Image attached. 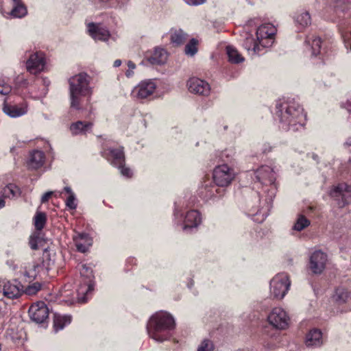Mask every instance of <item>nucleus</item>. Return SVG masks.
<instances>
[{
    "mask_svg": "<svg viewBox=\"0 0 351 351\" xmlns=\"http://www.w3.org/2000/svg\"><path fill=\"white\" fill-rule=\"evenodd\" d=\"M276 28L271 23H265L260 25L256 30V37L263 48H269L272 46Z\"/></svg>",
    "mask_w": 351,
    "mask_h": 351,
    "instance_id": "obj_13",
    "label": "nucleus"
},
{
    "mask_svg": "<svg viewBox=\"0 0 351 351\" xmlns=\"http://www.w3.org/2000/svg\"><path fill=\"white\" fill-rule=\"evenodd\" d=\"M40 239L38 236H31L29 241V244L32 250H36L38 249V242Z\"/></svg>",
    "mask_w": 351,
    "mask_h": 351,
    "instance_id": "obj_48",
    "label": "nucleus"
},
{
    "mask_svg": "<svg viewBox=\"0 0 351 351\" xmlns=\"http://www.w3.org/2000/svg\"><path fill=\"white\" fill-rule=\"evenodd\" d=\"M53 194V192L52 191H47L46 193H45L43 196L41 197V203H45L47 202H48L49 199L51 197V196Z\"/></svg>",
    "mask_w": 351,
    "mask_h": 351,
    "instance_id": "obj_53",
    "label": "nucleus"
},
{
    "mask_svg": "<svg viewBox=\"0 0 351 351\" xmlns=\"http://www.w3.org/2000/svg\"><path fill=\"white\" fill-rule=\"evenodd\" d=\"M290 285L288 274L279 273L270 280V293L275 298L282 299L288 292Z\"/></svg>",
    "mask_w": 351,
    "mask_h": 351,
    "instance_id": "obj_9",
    "label": "nucleus"
},
{
    "mask_svg": "<svg viewBox=\"0 0 351 351\" xmlns=\"http://www.w3.org/2000/svg\"><path fill=\"white\" fill-rule=\"evenodd\" d=\"M28 313L33 322L44 324L49 318V310L44 302L39 301L29 307Z\"/></svg>",
    "mask_w": 351,
    "mask_h": 351,
    "instance_id": "obj_16",
    "label": "nucleus"
},
{
    "mask_svg": "<svg viewBox=\"0 0 351 351\" xmlns=\"http://www.w3.org/2000/svg\"><path fill=\"white\" fill-rule=\"evenodd\" d=\"M156 89V84L153 80H143L133 88L132 95L136 100L142 102L143 100L150 98Z\"/></svg>",
    "mask_w": 351,
    "mask_h": 351,
    "instance_id": "obj_14",
    "label": "nucleus"
},
{
    "mask_svg": "<svg viewBox=\"0 0 351 351\" xmlns=\"http://www.w3.org/2000/svg\"><path fill=\"white\" fill-rule=\"evenodd\" d=\"M169 34L171 43L176 46L183 45L187 39V34L181 29H171Z\"/></svg>",
    "mask_w": 351,
    "mask_h": 351,
    "instance_id": "obj_33",
    "label": "nucleus"
},
{
    "mask_svg": "<svg viewBox=\"0 0 351 351\" xmlns=\"http://www.w3.org/2000/svg\"><path fill=\"white\" fill-rule=\"evenodd\" d=\"M243 47L247 51L252 57L261 56L265 53V49L259 44L258 39H255L252 35L247 36L243 42Z\"/></svg>",
    "mask_w": 351,
    "mask_h": 351,
    "instance_id": "obj_23",
    "label": "nucleus"
},
{
    "mask_svg": "<svg viewBox=\"0 0 351 351\" xmlns=\"http://www.w3.org/2000/svg\"><path fill=\"white\" fill-rule=\"evenodd\" d=\"M234 177V169L228 167L227 164L218 165L213 170V181L221 189L230 185Z\"/></svg>",
    "mask_w": 351,
    "mask_h": 351,
    "instance_id": "obj_10",
    "label": "nucleus"
},
{
    "mask_svg": "<svg viewBox=\"0 0 351 351\" xmlns=\"http://www.w3.org/2000/svg\"><path fill=\"white\" fill-rule=\"evenodd\" d=\"M350 295L343 287H337L332 295L333 300L339 305L348 302Z\"/></svg>",
    "mask_w": 351,
    "mask_h": 351,
    "instance_id": "obj_36",
    "label": "nucleus"
},
{
    "mask_svg": "<svg viewBox=\"0 0 351 351\" xmlns=\"http://www.w3.org/2000/svg\"><path fill=\"white\" fill-rule=\"evenodd\" d=\"M19 86L22 88H27L29 85V82L27 79L22 78L17 82Z\"/></svg>",
    "mask_w": 351,
    "mask_h": 351,
    "instance_id": "obj_55",
    "label": "nucleus"
},
{
    "mask_svg": "<svg viewBox=\"0 0 351 351\" xmlns=\"http://www.w3.org/2000/svg\"><path fill=\"white\" fill-rule=\"evenodd\" d=\"M63 191L68 194L65 199V205L70 210H75L77 207V199L70 186H64Z\"/></svg>",
    "mask_w": 351,
    "mask_h": 351,
    "instance_id": "obj_37",
    "label": "nucleus"
},
{
    "mask_svg": "<svg viewBox=\"0 0 351 351\" xmlns=\"http://www.w3.org/2000/svg\"><path fill=\"white\" fill-rule=\"evenodd\" d=\"M40 259L43 263V267L48 270L51 269V267L53 265L54 261L51 258L50 252L47 248L43 250Z\"/></svg>",
    "mask_w": 351,
    "mask_h": 351,
    "instance_id": "obj_41",
    "label": "nucleus"
},
{
    "mask_svg": "<svg viewBox=\"0 0 351 351\" xmlns=\"http://www.w3.org/2000/svg\"><path fill=\"white\" fill-rule=\"evenodd\" d=\"M305 344L308 348H317L323 344V334L320 329L312 328L306 335Z\"/></svg>",
    "mask_w": 351,
    "mask_h": 351,
    "instance_id": "obj_26",
    "label": "nucleus"
},
{
    "mask_svg": "<svg viewBox=\"0 0 351 351\" xmlns=\"http://www.w3.org/2000/svg\"><path fill=\"white\" fill-rule=\"evenodd\" d=\"M312 158H313V160H317V159H318V156H317V155H316V154H312Z\"/></svg>",
    "mask_w": 351,
    "mask_h": 351,
    "instance_id": "obj_60",
    "label": "nucleus"
},
{
    "mask_svg": "<svg viewBox=\"0 0 351 351\" xmlns=\"http://www.w3.org/2000/svg\"><path fill=\"white\" fill-rule=\"evenodd\" d=\"M48 271V269L43 267L42 261L40 258H39L38 261L34 263L32 269L25 271L24 276L29 278H32L35 279L37 275L39 274L40 273L47 272Z\"/></svg>",
    "mask_w": 351,
    "mask_h": 351,
    "instance_id": "obj_34",
    "label": "nucleus"
},
{
    "mask_svg": "<svg viewBox=\"0 0 351 351\" xmlns=\"http://www.w3.org/2000/svg\"><path fill=\"white\" fill-rule=\"evenodd\" d=\"M87 29L94 40L106 41L110 36L109 30L100 23H89L87 25Z\"/></svg>",
    "mask_w": 351,
    "mask_h": 351,
    "instance_id": "obj_22",
    "label": "nucleus"
},
{
    "mask_svg": "<svg viewBox=\"0 0 351 351\" xmlns=\"http://www.w3.org/2000/svg\"><path fill=\"white\" fill-rule=\"evenodd\" d=\"M127 64H128V69L125 71V75L127 77H131L134 75V70L136 69V65L131 60L128 61Z\"/></svg>",
    "mask_w": 351,
    "mask_h": 351,
    "instance_id": "obj_49",
    "label": "nucleus"
},
{
    "mask_svg": "<svg viewBox=\"0 0 351 351\" xmlns=\"http://www.w3.org/2000/svg\"><path fill=\"white\" fill-rule=\"evenodd\" d=\"M12 9L9 12H3L1 9L0 12L5 16L8 18H22L25 16L27 13V8L25 5L22 3L21 0H12Z\"/></svg>",
    "mask_w": 351,
    "mask_h": 351,
    "instance_id": "obj_27",
    "label": "nucleus"
},
{
    "mask_svg": "<svg viewBox=\"0 0 351 351\" xmlns=\"http://www.w3.org/2000/svg\"><path fill=\"white\" fill-rule=\"evenodd\" d=\"M118 169L123 176L126 178H131L132 176V171L130 168L125 167L124 165Z\"/></svg>",
    "mask_w": 351,
    "mask_h": 351,
    "instance_id": "obj_50",
    "label": "nucleus"
},
{
    "mask_svg": "<svg viewBox=\"0 0 351 351\" xmlns=\"http://www.w3.org/2000/svg\"><path fill=\"white\" fill-rule=\"evenodd\" d=\"M348 165L351 167V159H349L348 160Z\"/></svg>",
    "mask_w": 351,
    "mask_h": 351,
    "instance_id": "obj_64",
    "label": "nucleus"
},
{
    "mask_svg": "<svg viewBox=\"0 0 351 351\" xmlns=\"http://www.w3.org/2000/svg\"><path fill=\"white\" fill-rule=\"evenodd\" d=\"M206 0H185L186 3L189 5L197 6L202 5L206 2Z\"/></svg>",
    "mask_w": 351,
    "mask_h": 351,
    "instance_id": "obj_51",
    "label": "nucleus"
},
{
    "mask_svg": "<svg viewBox=\"0 0 351 351\" xmlns=\"http://www.w3.org/2000/svg\"><path fill=\"white\" fill-rule=\"evenodd\" d=\"M121 62H121V60L117 59V60H116L114 62V64H113V66H114V67H119V66H121Z\"/></svg>",
    "mask_w": 351,
    "mask_h": 351,
    "instance_id": "obj_58",
    "label": "nucleus"
},
{
    "mask_svg": "<svg viewBox=\"0 0 351 351\" xmlns=\"http://www.w3.org/2000/svg\"><path fill=\"white\" fill-rule=\"evenodd\" d=\"M11 86L5 82L4 78L0 77V94L6 95L11 92Z\"/></svg>",
    "mask_w": 351,
    "mask_h": 351,
    "instance_id": "obj_46",
    "label": "nucleus"
},
{
    "mask_svg": "<svg viewBox=\"0 0 351 351\" xmlns=\"http://www.w3.org/2000/svg\"><path fill=\"white\" fill-rule=\"evenodd\" d=\"M3 280H1L0 279V287H1V286H3Z\"/></svg>",
    "mask_w": 351,
    "mask_h": 351,
    "instance_id": "obj_63",
    "label": "nucleus"
},
{
    "mask_svg": "<svg viewBox=\"0 0 351 351\" xmlns=\"http://www.w3.org/2000/svg\"><path fill=\"white\" fill-rule=\"evenodd\" d=\"M21 195V189L13 183L7 184L1 191V196L3 199H16Z\"/></svg>",
    "mask_w": 351,
    "mask_h": 351,
    "instance_id": "obj_32",
    "label": "nucleus"
},
{
    "mask_svg": "<svg viewBox=\"0 0 351 351\" xmlns=\"http://www.w3.org/2000/svg\"><path fill=\"white\" fill-rule=\"evenodd\" d=\"M233 155H234V152L232 150L225 149L220 153V156H219L220 160L222 162H225V164H226V162L231 161V160L233 157Z\"/></svg>",
    "mask_w": 351,
    "mask_h": 351,
    "instance_id": "obj_45",
    "label": "nucleus"
},
{
    "mask_svg": "<svg viewBox=\"0 0 351 351\" xmlns=\"http://www.w3.org/2000/svg\"><path fill=\"white\" fill-rule=\"evenodd\" d=\"M91 77L86 73L82 72L69 78V92L71 99V108L77 110H88V117L94 114L93 108L90 106H84V99L86 98L87 104H89L93 93L92 88L90 86Z\"/></svg>",
    "mask_w": 351,
    "mask_h": 351,
    "instance_id": "obj_3",
    "label": "nucleus"
},
{
    "mask_svg": "<svg viewBox=\"0 0 351 351\" xmlns=\"http://www.w3.org/2000/svg\"><path fill=\"white\" fill-rule=\"evenodd\" d=\"M41 287L42 285L38 282H36L28 285L25 289H23V293L29 295H33L36 294L41 289Z\"/></svg>",
    "mask_w": 351,
    "mask_h": 351,
    "instance_id": "obj_42",
    "label": "nucleus"
},
{
    "mask_svg": "<svg viewBox=\"0 0 351 351\" xmlns=\"http://www.w3.org/2000/svg\"><path fill=\"white\" fill-rule=\"evenodd\" d=\"M80 281L77 289L80 302H86L93 295L95 287V276L92 268L86 264L80 266Z\"/></svg>",
    "mask_w": 351,
    "mask_h": 351,
    "instance_id": "obj_6",
    "label": "nucleus"
},
{
    "mask_svg": "<svg viewBox=\"0 0 351 351\" xmlns=\"http://www.w3.org/2000/svg\"><path fill=\"white\" fill-rule=\"evenodd\" d=\"M167 60V52L162 48H156L150 56H147V60L153 65H161Z\"/></svg>",
    "mask_w": 351,
    "mask_h": 351,
    "instance_id": "obj_29",
    "label": "nucleus"
},
{
    "mask_svg": "<svg viewBox=\"0 0 351 351\" xmlns=\"http://www.w3.org/2000/svg\"><path fill=\"white\" fill-rule=\"evenodd\" d=\"M304 45L306 52L309 53L310 57L316 58L322 54V41L320 37L309 34L305 39Z\"/></svg>",
    "mask_w": 351,
    "mask_h": 351,
    "instance_id": "obj_21",
    "label": "nucleus"
},
{
    "mask_svg": "<svg viewBox=\"0 0 351 351\" xmlns=\"http://www.w3.org/2000/svg\"><path fill=\"white\" fill-rule=\"evenodd\" d=\"M197 193L204 202H215L224 195L226 189L219 187L212 180L205 178L201 182Z\"/></svg>",
    "mask_w": 351,
    "mask_h": 351,
    "instance_id": "obj_7",
    "label": "nucleus"
},
{
    "mask_svg": "<svg viewBox=\"0 0 351 351\" xmlns=\"http://www.w3.org/2000/svg\"><path fill=\"white\" fill-rule=\"evenodd\" d=\"M93 123L92 121H77L70 126V130L73 135H86L93 130Z\"/></svg>",
    "mask_w": 351,
    "mask_h": 351,
    "instance_id": "obj_28",
    "label": "nucleus"
},
{
    "mask_svg": "<svg viewBox=\"0 0 351 351\" xmlns=\"http://www.w3.org/2000/svg\"><path fill=\"white\" fill-rule=\"evenodd\" d=\"M194 285V282L192 279H190L189 281L187 283V287L189 288V289H191L192 287Z\"/></svg>",
    "mask_w": 351,
    "mask_h": 351,
    "instance_id": "obj_59",
    "label": "nucleus"
},
{
    "mask_svg": "<svg viewBox=\"0 0 351 351\" xmlns=\"http://www.w3.org/2000/svg\"><path fill=\"white\" fill-rule=\"evenodd\" d=\"M189 92L202 96H208L210 93V86L205 80L198 77H191L187 82Z\"/></svg>",
    "mask_w": 351,
    "mask_h": 351,
    "instance_id": "obj_18",
    "label": "nucleus"
},
{
    "mask_svg": "<svg viewBox=\"0 0 351 351\" xmlns=\"http://www.w3.org/2000/svg\"><path fill=\"white\" fill-rule=\"evenodd\" d=\"M2 111L10 118H19L28 112V105L25 101L14 102L11 96L5 98L2 104Z\"/></svg>",
    "mask_w": 351,
    "mask_h": 351,
    "instance_id": "obj_11",
    "label": "nucleus"
},
{
    "mask_svg": "<svg viewBox=\"0 0 351 351\" xmlns=\"http://www.w3.org/2000/svg\"><path fill=\"white\" fill-rule=\"evenodd\" d=\"M40 82H41L42 84L43 85L44 88L42 89V90L40 93V95L41 97H45L48 93V87L49 86L51 82L47 77H43L40 80Z\"/></svg>",
    "mask_w": 351,
    "mask_h": 351,
    "instance_id": "obj_47",
    "label": "nucleus"
},
{
    "mask_svg": "<svg viewBox=\"0 0 351 351\" xmlns=\"http://www.w3.org/2000/svg\"><path fill=\"white\" fill-rule=\"evenodd\" d=\"M213 350L214 344L213 341L208 339H205L201 342L197 351H213Z\"/></svg>",
    "mask_w": 351,
    "mask_h": 351,
    "instance_id": "obj_44",
    "label": "nucleus"
},
{
    "mask_svg": "<svg viewBox=\"0 0 351 351\" xmlns=\"http://www.w3.org/2000/svg\"><path fill=\"white\" fill-rule=\"evenodd\" d=\"M5 205V199L3 198V197L0 196V209L3 208Z\"/></svg>",
    "mask_w": 351,
    "mask_h": 351,
    "instance_id": "obj_57",
    "label": "nucleus"
},
{
    "mask_svg": "<svg viewBox=\"0 0 351 351\" xmlns=\"http://www.w3.org/2000/svg\"><path fill=\"white\" fill-rule=\"evenodd\" d=\"M350 3L349 0H335L330 7L336 13V15L339 17L341 14L350 8Z\"/></svg>",
    "mask_w": 351,
    "mask_h": 351,
    "instance_id": "obj_38",
    "label": "nucleus"
},
{
    "mask_svg": "<svg viewBox=\"0 0 351 351\" xmlns=\"http://www.w3.org/2000/svg\"><path fill=\"white\" fill-rule=\"evenodd\" d=\"M2 292L9 299L18 298L23 293V286L17 280H3Z\"/></svg>",
    "mask_w": 351,
    "mask_h": 351,
    "instance_id": "obj_19",
    "label": "nucleus"
},
{
    "mask_svg": "<svg viewBox=\"0 0 351 351\" xmlns=\"http://www.w3.org/2000/svg\"><path fill=\"white\" fill-rule=\"evenodd\" d=\"M46 214L43 212H37L34 216V226L36 230H41L46 223Z\"/></svg>",
    "mask_w": 351,
    "mask_h": 351,
    "instance_id": "obj_39",
    "label": "nucleus"
},
{
    "mask_svg": "<svg viewBox=\"0 0 351 351\" xmlns=\"http://www.w3.org/2000/svg\"><path fill=\"white\" fill-rule=\"evenodd\" d=\"M261 150L263 154H267L272 150V147L268 143H265L262 145Z\"/></svg>",
    "mask_w": 351,
    "mask_h": 351,
    "instance_id": "obj_52",
    "label": "nucleus"
},
{
    "mask_svg": "<svg viewBox=\"0 0 351 351\" xmlns=\"http://www.w3.org/2000/svg\"><path fill=\"white\" fill-rule=\"evenodd\" d=\"M101 3H106L108 0H98Z\"/></svg>",
    "mask_w": 351,
    "mask_h": 351,
    "instance_id": "obj_62",
    "label": "nucleus"
},
{
    "mask_svg": "<svg viewBox=\"0 0 351 351\" xmlns=\"http://www.w3.org/2000/svg\"><path fill=\"white\" fill-rule=\"evenodd\" d=\"M310 225V221L304 215H300L293 226V230L302 231Z\"/></svg>",
    "mask_w": 351,
    "mask_h": 351,
    "instance_id": "obj_40",
    "label": "nucleus"
},
{
    "mask_svg": "<svg viewBox=\"0 0 351 351\" xmlns=\"http://www.w3.org/2000/svg\"><path fill=\"white\" fill-rule=\"evenodd\" d=\"M176 324L169 313L160 311L149 318L147 324L149 337L158 343L169 341L173 336Z\"/></svg>",
    "mask_w": 351,
    "mask_h": 351,
    "instance_id": "obj_4",
    "label": "nucleus"
},
{
    "mask_svg": "<svg viewBox=\"0 0 351 351\" xmlns=\"http://www.w3.org/2000/svg\"><path fill=\"white\" fill-rule=\"evenodd\" d=\"M72 317L70 315H60L54 313L53 315V329L56 332L62 330L65 326L70 324Z\"/></svg>",
    "mask_w": 351,
    "mask_h": 351,
    "instance_id": "obj_31",
    "label": "nucleus"
},
{
    "mask_svg": "<svg viewBox=\"0 0 351 351\" xmlns=\"http://www.w3.org/2000/svg\"><path fill=\"white\" fill-rule=\"evenodd\" d=\"M267 319L269 324L277 329L284 330L289 325V317L281 307L274 308Z\"/></svg>",
    "mask_w": 351,
    "mask_h": 351,
    "instance_id": "obj_15",
    "label": "nucleus"
},
{
    "mask_svg": "<svg viewBox=\"0 0 351 351\" xmlns=\"http://www.w3.org/2000/svg\"><path fill=\"white\" fill-rule=\"evenodd\" d=\"M255 184L258 189L262 188L263 195L261 192H256V202L261 204V199L265 194L264 204L258 206L248 202L247 204V215L256 223L263 222L269 214L272 206L273 199L276 196L277 186L276 184V173L273 168L267 165H262L254 171Z\"/></svg>",
    "mask_w": 351,
    "mask_h": 351,
    "instance_id": "obj_1",
    "label": "nucleus"
},
{
    "mask_svg": "<svg viewBox=\"0 0 351 351\" xmlns=\"http://www.w3.org/2000/svg\"><path fill=\"white\" fill-rule=\"evenodd\" d=\"M73 241L78 252L84 253L92 245V239L86 232H77L73 236Z\"/></svg>",
    "mask_w": 351,
    "mask_h": 351,
    "instance_id": "obj_25",
    "label": "nucleus"
},
{
    "mask_svg": "<svg viewBox=\"0 0 351 351\" xmlns=\"http://www.w3.org/2000/svg\"><path fill=\"white\" fill-rule=\"evenodd\" d=\"M136 264V258H134L133 257H130L126 261V265H134Z\"/></svg>",
    "mask_w": 351,
    "mask_h": 351,
    "instance_id": "obj_56",
    "label": "nucleus"
},
{
    "mask_svg": "<svg viewBox=\"0 0 351 351\" xmlns=\"http://www.w3.org/2000/svg\"><path fill=\"white\" fill-rule=\"evenodd\" d=\"M197 41L195 38H192L185 46V53L187 55L193 56L197 51Z\"/></svg>",
    "mask_w": 351,
    "mask_h": 351,
    "instance_id": "obj_43",
    "label": "nucleus"
},
{
    "mask_svg": "<svg viewBox=\"0 0 351 351\" xmlns=\"http://www.w3.org/2000/svg\"><path fill=\"white\" fill-rule=\"evenodd\" d=\"M228 61L233 64H239L244 61V58L233 46L228 45L226 48Z\"/></svg>",
    "mask_w": 351,
    "mask_h": 351,
    "instance_id": "obj_35",
    "label": "nucleus"
},
{
    "mask_svg": "<svg viewBox=\"0 0 351 351\" xmlns=\"http://www.w3.org/2000/svg\"><path fill=\"white\" fill-rule=\"evenodd\" d=\"M328 19L331 20V21H335L336 20V17L335 16H331L330 18H328Z\"/></svg>",
    "mask_w": 351,
    "mask_h": 351,
    "instance_id": "obj_61",
    "label": "nucleus"
},
{
    "mask_svg": "<svg viewBox=\"0 0 351 351\" xmlns=\"http://www.w3.org/2000/svg\"><path fill=\"white\" fill-rule=\"evenodd\" d=\"M294 22L299 30H302L311 23V17L308 11L300 10L295 13Z\"/></svg>",
    "mask_w": 351,
    "mask_h": 351,
    "instance_id": "obj_30",
    "label": "nucleus"
},
{
    "mask_svg": "<svg viewBox=\"0 0 351 351\" xmlns=\"http://www.w3.org/2000/svg\"><path fill=\"white\" fill-rule=\"evenodd\" d=\"M343 147L349 152H351V137H348L343 143Z\"/></svg>",
    "mask_w": 351,
    "mask_h": 351,
    "instance_id": "obj_54",
    "label": "nucleus"
},
{
    "mask_svg": "<svg viewBox=\"0 0 351 351\" xmlns=\"http://www.w3.org/2000/svg\"><path fill=\"white\" fill-rule=\"evenodd\" d=\"M275 115L282 130L298 132L304 129L306 116L302 105L294 98L278 99L276 104Z\"/></svg>",
    "mask_w": 351,
    "mask_h": 351,
    "instance_id": "obj_2",
    "label": "nucleus"
},
{
    "mask_svg": "<svg viewBox=\"0 0 351 351\" xmlns=\"http://www.w3.org/2000/svg\"><path fill=\"white\" fill-rule=\"evenodd\" d=\"M104 156L114 167L121 168L125 165V155L123 147H110L104 152Z\"/></svg>",
    "mask_w": 351,
    "mask_h": 351,
    "instance_id": "obj_20",
    "label": "nucleus"
},
{
    "mask_svg": "<svg viewBox=\"0 0 351 351\" xmlns=\"http://www.w3.org/2000/svg\"><path fill=\"white\" fill-rule=\"evenodd\" d=\"M327 254L320 250H315L309 256V269L314 274H320L326 267Z\"/></svg>",
    "mask_w": 351,
    "mask_h": 351,
    "instance_id": "obj_17",
    "label": "nucleus"
},
{
    "mask_svg": "<svg viewBox=\"0 0 351 351\" xmlns=\"http://www.w3.org/2000/svg\"><path fill=\"white\" fill-rule=\"evenodd\" d=\"M45 153L38 149H34L29 152L27 160V166L29 169H38L43 166L45 162Z\"/></svg>",
    "mask_w": 351,
    "mask_h": 351,
    "instance_id": "obj_24",
    "label": "nucleus"
},
{
    "mask_svg": "<svg viewBox=\"0 0 351 351\" xmlns=\"http://www.w3.org/2000/svg\"><path fill=\"white\" fill-rule=\"evenodd\" d=\"M23 62L25 63L27 71L33 75H37L44 71L46 65L45 54L40 51L31 52L26 51Z\"/></svg>",
    "mask_w": 351,
    "mask_h": 351,
    "instance_id": "obj_8",
    "label": "nucleus"
},
{
    "mask_svg": "<svg viewBox=\"0 0 351 351\" xmlns=\"http://www.w3.org/2000/svg\"><path fill=\"white\" fill-rule=\"evenodd\" d=\"M174 204V223L177 226H180L186 233H192L196 231L202 222V213L195 209L184 213L180 202H176Z\"/></svg>",
    "mask_w": 351,
    "mask_h": 351,
    "instance_id": "obj_5",
    "label": "nucleus"
},
{
    "mask_svg": "<svg viewBox=\"0 0 351 351\" xmlns=\"http://www.w3.org/2000/svg\"><path fill=\"white\" fill-rule=\"evenodd\" d=\"M330 196L339 208H343L351 201V186L345 182L339 183L330 189Z\"/></svg>",
    "mask_w": 351,
    "mask_h": 351,
    "instance_id": "obj_12",
    "label": "nucleus"
}]
</instances>
